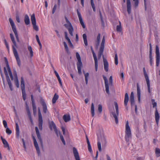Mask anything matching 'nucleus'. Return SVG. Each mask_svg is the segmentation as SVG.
Listing matches in <instances>:
<instances>
[{
  "mask_svg": "<svg viewBox=\"0 0 160 160\" xmlns=\"http://www.w3.org/2000/svg\"><path fill=\"white\" fill-rule=\"evenodd\" d=\"M10 37L11 40L13 44V45L12 46V50L13 52L17 62V63L19 66H21V61L19 58L18 52L16 49L15 47L17 48L16 43L15 40L14 38L13 35L12 33L10 34Z\"/></svg>",
  "mask_w": 160,
  "mask_h": 160,
  "instance_id": "f257e3e1",
  "label": "nucleus"
},
{
  "mask_svg": "<svg viewBox=\"0 0 160 160\" xmlns=\"http://www.w3.org/2000/svg\"><path fill=\"white\" fill-rule=\"evenodd\" d=\"M126 135L125 138L126 141L128 142L129 140V138L131 137V133L130 127L129 125L128 122L127 121L126 124Z\"/></svg>",
  "mask_w": 160,
  "mask_h": 160,
  "instance_id": "f03ea898",
  "label": "nucleus"
},
{
  "mask_svg": "<svg viewBox=\"0 0 160 160\" xmlns=\"http://www.w3.org/2000/svg\"><path fill=\"white\" fill-rule=\"evenodd\" d=\"M114 103L116 110V113L114 112H112L111 113L115 119L116 124H117L118 123V116L119 115L118 107V103L116 102H115Z\"/></svg>",
  "mask_w": 160,
  "mask_h": 160,
  "instance_id": "7ed1b4c3",
  "label": "nucleus"
},
{
  "mask_svg": "<svg viewBox=\"0 0 160 160\" xmlns=\"http://www.w3.org/2000/svg\"><path fill=\"white\" fill-rule=\"evenodd\" d=\"M76 57L78 60V62L77 64L78 72L79 74H81L82 73L81 68L82 66V64L81 61L80 56L78 52L76 53Z\"/></svg>",
  "mask_w": 160,
  "mask_h": 160,
  "instance_id": "20e7f679",
  "label": "nucleus"
},
{
  "mask_svg": "<svg viewBox=\"0 0 160 160\" xmlns=\"http://www.w3.org/2000/svg\"><path fill=\"white\" fill-rule=\"evenodd\" d=\"M21 87L22 93V96L23 99L25 100L26 99V95L25 91V86L23 78L22 77L21 78Z\"/></svg>",
  "mask_w": 160,
  "mask_h": 160,
  "instance_id": "39448f33",
  "label": "nucleus"
},
{
  "mask_svg": "<svg viewBox=\"0 0 160 160\" xmlns=\"http://www.w3.org/2000/svg\"><path fill=\"white\" fill-rule=\"evenodd\" d=\"M4 71L6 76L7 81L10 89L11 91H12L13 90L12 84L9 78L8 72H7L6 68L5 67L4 68Z\"/></svg>",
  "mask_w": 160,
  "mask_h": 160,
  "instance_id": "423d86ee",
  "label": "nucleus"
},
{
  "mask_svg": "<svg viewBox=\"0 0 160 160\" xmlns=\"http://www.w3.org/2000/svg\"><path fill=\"white\" fill-rule=\"evenodd\" d=\"M105 42V36H103L102 40V42L100 48L99 50L98 55V58L99 59L101 58L102 55L103 54V53L104 48V44Z\"/></svg>",
  "mask_w": 160,
  "mask_h": 160,
  "instance_id": "0eeeda50",
  "label": "nucleus"
},
{
  "mask_svg": "<svg viewBox=\"0 0 160 160\" xmlns=\"http://www.w3.org/2000/svg\"><path fill=\"white\" fill-rule=\"evenodd\" d=\"M156 65L157 67L158 66L160 61V53L159 51V48L158 45L156 46Z\"/></svg>",
  "mask_w": 160,
  "mask_h": 160,
  "instance_id": "6e6552de",
  "label": "nucleus"
},
{
  "mask_svg": "<svg viewBox=\"0 0 160 160\" xmlns=\"http://www.w3.org/2000/svg\"><path fill=\"white\" fill-rule=\"evenodd\" d=\"M65 19L66 20V22L69 24V26L70 27V28H68V31L69 34L71 36H73V27L70 21L68 20V18L66 17H65Z\"/></svg>",
  "mask_w": 160,
  "mask_h": 160,
  "instance_id": "1a4fd4ad",
  "label": "nucleus"
},
{
  "mask_svg": "<svg viewBox=\"0 0 160 160\" xmlns=\"http://www.w3.org/2000/svg\"><path fill=\"white\" fill-rule=\"evenodd\" d=\"M32 138L33 139V140L34 146L36 148V151H37L38 153V154H39L40 153V152L39 147L38 146V142L36 141V140L34 136L33 135H32Z\"/></svg>",
  "mask_w": 160,
  "mask_h": 160,
  "instance_id": "9d476101",
  "label": "nucleus"
},
{
  "mask_svg": "<svg viewBox=\"0 0 160 160\" xmlns=\"http://www.w3.org/2000/svg\"><path fill=\"white\" fill-rule=\"evenodd\" d=\"M144 1L145 10L151 12L152 9L150 3H147L146 0H144Z\"/></svg>",
  "mask_w": 160,
  "mask_h": 160,
  "instance_id": "9b49d317",
  "label": "nucleus"
},
{
  "mask_svg": "<svg viewBox=\"0 0 160 160\" xmlns=\"http://www.w3.org/2000/svg\"><path fill=\"white\" fill-rule=\"evenodd\" d=\"M77 14L78 15L80 23L81 24L82 28H85L86 27L82 19V18L81 14L78 9L77 10Z\"/></svg>",
  "mask_w": 160,
  "mask_h": 160,
  "instance_id": "f8f14e48",
  "label": "nucleus"
},
{
  "mask_svg": "<svg viewBox=\"0 0 160 160\" xmlns=\"http://www.w3.org/2000/svg\"><path fill=\"white\" fill-rule=\"evenodd\" d=\"M35 131H36V133L37 137L40 142L41 145L42 147H43L42 141V138L41 137L40 134L39 133L38 129V127H35Z\"/></svg>",
  "mask_w": 160,
  "mask_h": 160,
  "instance_id": "ddd939ff",
  "label": "nucleus"
},
{
  "mask_svg": "<svg viewBox=\"0 0 160 160\" xmlns=\"http://www.w3.org/2000/svg\"><path fill=\"white\" fill-rule=\"evenodd\" d=\"M31 96L33 114H35L37 112L36 107L35 105L34 100L33 98V95H31Z\"/></svg>",
  "mask_w": 160,
  "mask_h": 160,
  "instance_id": "4468645a",
  "label": "nucleus"
},
{
  "mask_svg": "<svg viewBox=\"0 0 160 160\" xmlns=\"http://www.w3.org/2000/svg\"><path fill=\"white\" fill-rule=\"evenodd\" d=\"M102 57L104 70L106 72H108V63L107 59L104 58L103 55L102 56Z\"/></svg>",
  "mask_w": 160,
  "mask_h": 160,
  "instance_id": "2eb2a0df",
  "label": "nucleus"
},
{
  "mask_svg": "<svg viewBox=\"0 0 160 160\" xmlns=\"http://www.w3.org/2000/svg\"><path fill=\"white\" fill-rule=\"evenodd\" d=\"M137 95L138 100L139 103L140 102L141 91L139 84L138 83L137 84Z\"/></svg>",
  "mask_w": 160,
  "mask_h": 160,
  "instance_id": "dca6fc26",
  "label": "nucleus"
},
{
  "mask_svg": "<svg viewBox=\"0 0 160 160\" xmlns=\"http://www.w3.org/2000/svg\"><path fill=\"white\" fill-rule=\"evenodd\" d=\"M73 154L76 160H80L79 154L76 148L75 147H73Z\"/></svg>",
  "mask_w": 160,
  "mask_h": 160,
  "instance_id": "f3484780",
  "label": "nucleus"
},
{
  "mask_svg": "<svg viewBox=\"0 0 160 160\" xmlns=\"http://www.w3.org/2000/svg\"><path fill=\"white\" fill-rule=\"evenodd\" d=\"M155 119L156 121V124L157 125H158L159 123V121L160 118V116L157 110V108H156V110L155 113Z\"/></svg>",
  "mask_w": 160,
  "mask_h": 160,
  "instance_id": "a211bd4d",
  "label": "nucleus"
},
{
  "mask_svg": "<svg viewBox=\"0 0 160 160\" xmlns=\"http://www.w3.org/2000/svg\"><path fill=\"white\" fill-rule=\"evenodd\" d=\"M127 10L128 13L130 14L131 11V4L130 0H127Z\"/></svg>",
  "mask_w": 160,
  "mask_h": 160,
  "instance_id": "6ab92c4d",
  "label": "nucleus"
},
{
  "mask_svg": "<svg viewBox=\"0 0 160 160\" xmlns=\"http://www.w3.org/2000/svg\"><path fill=\"white\" fill-rule=\"evenodd\" d=\"M130 102H131V106L134 105L135 104V101L134 99V95L133 92H132L130 96Z\"/></svg>",
  "mask_w": 160,
  "mask_h": 160,
  "instance_id": "aec40b11",
  "label": "nucleus"
},
{
  "mask_svg": "<svg viewBox=\"0 0 160 160\" xmlns=\"http://www.w3.org/2000/svg\"><path fill=\"white\" fill-rule=\"evenodd\" d=\"M12 30L14 33L15 35V36L17 39V41L18 42H19V40L15 26L14 27H12Z\"/></svg>",
  "mask_w": 160,
  "mask_h": 160,
  "instance_id": "412c9836",
  "label": "nucleus"
},
{
  "mask_svg": "<svg viewBox=\"0 0 160 160\" xmlns=\"http://www.w3.org/2000/svg\"><path fill=\"white\" fill-rule=\"evenodd\" d=\"M38 127L40 130H42L43 120L42 118H38Z\"/></svg>",
  "mask_w": 160,
  "mask_h": 160,
  "instance_id": "4be33fe9",
  "label": "nucleus"
},
{
  "mask_svg": "<svg viewBox=\"0 0 160 160\" xmlns=\"http://www.w3.org/2000/svg\"><path fill=\"white\" fill-rule=\"evenodd\" d=\"M49 127L51 130H52V128L53 127V129H55L56 128V126L53 121L49 122Z\"/></svg>",
  "mask_w": 160,
  "mask_h": 160,
  "instance_id": "5701e85b",
  "label": "nucleus"
},
{
  "mask_svg": "<svg viewBox=\"0 0 160 160\" xmlns=\"http://www.w3.org/2000/svg\"><path fill=\"white\" fill-rule=\"evenodd\" d=\"M63 118L65 122H67L70 120L71 118L70 115H64L63 117Z\"/></svg>",
  "mask_w": 160,
  "mask_h": 160,
  "instance_id": "b1692460",
  "label": "nucleus"
},
{
  "mask_svg": "<svg viewBox=\"0 0 160 160\" xmlns=\"http://www.w3.org/2000/svg\"><path fill=\"white\" fill-rule=\"evenodd\" d=\"M16 137L18 138L19 136V128L18 123H16Z\"/></svg>",
  "mask_w": 160,
  "mask_h": 160,
  "instance_id": "393cba45",
  "label": "nucleus"
},
{
  "mask_svg": "<svg viewBox=\"0 0 160 160\" xmlns=\"http://www.w3.org/2000/svg\"><path fill=\"white\" fill-rule=\"evenodd\" d=\"M58 97L59 96L57 93H56L54 94L52 100V102L53 104L56 103L57 100L58 99Z\"/></svg>",
  "mask_w": 160,
  "mask_h": 160,
  "instance_id": "a878e982",
  "label": "nucleus"
},
{
  "mask_svg": "<svg viewBox=\"0 0 160 160\" xmlns=\"http://www.w3.org/2000/svg\"><path fill=\"white\" fill-rule=\"evenodd\" d=\"M24 22L26 25H28L30 23V20L29 17L28 15L26 14L25 16Z\"/></svg>",
  "mask_w": 160,
  "mask_h": 160,
  "instance_id": "bb28decb",
  "label": "nucleus"
},
{
  "mask_svg": "<svg viewBox=\"0 0 160 160\" xmlns=\"http://www.w3.org/2000/svg\"><path fill=\"white\" fill-rule=\"evenodd\" d=\"M128 96L127 93H126L125 94L124 103L125 106H127L128 104Z\"/></svg>",
  "mask_w": 160,
  "mask_h": 160,
  "instance_id": "cd10ccee",
  "label": "nucleus"
},
{
  "mask_svg": "<svg viewBox=\"0 0 160 160\" xmlns=\"http://www.w3.org/2000/svg\"><path fill=\"white\" fill-rule=\"evenodd\" d=\"M3 143L4 145V147L5 148H7L9 150H10V148H9V145L6 140H3Z\"/></svg>",
  "mask_w": 160,
  "mask_h": 160,
  "instance_id": "c85d7f7f",
  "label": "nucleus"
},
{
  "mask_svg": "<svg viewBox=\"0 0 160 160\" xmlns=\"http://www.w3.org/2000/svg\"><path fill=\"white\" fill-rule=\"evenodd\" d=\"M31 20L32 24H36V18L34 14H32L31 16Z\"/></svg>",
  "mask_w": 160,
  "mask_h": 160,
  "instance_id": "c756f323",
  "label": "nucleus"
},
{
  "mask_svg": "<svg viewBox=\"0 0 160 160\" xmlns=\"http://www.w3.org/2000/svg\"><path fill=\"white\" fill-rule=\"evenodd\" d=\"M54 73H55V75H56L57 78L58 79V80L59 82L60 85H62V83L61 80V79L60 78V77L58 73L55 70L54 71Z\"/></svg>",
  "mask_w": 160,
  "mask_h": 160,
  "instance_id": "7c9ffc66",
  "label": "nucleus"
},
{
  "mask_svg": "<svg viewBox=\"0 0 160 160\" xmlns=\"http://www.w3.org/2000/svg\"><path fill=\"white\" fill-rule=\"evenodd\" d=\"M91 113L92 116L93 117L94 115V108L93 103H92L91 104Z\"/></svg>",
  "mask_w": 160,
  "mask_h": 160,
  "instance_id": "2f4dec72",
  "label": "nucleus"
},
{
  "mask_svg": "<svg viewBox=\"0 0 160 160\" xmlns=\"http://www.w3.org/2000/svg\"><path fill=\"white\" fill-rule=\"evenodd\" d=\"M7 70L8 71V74L10 76V78L12 80H14L13 77V75L12 74V72H11V70L10 68L7 69Z\"/></svg>",
  "mask_w": 160,
  "mask_h": 160,
  "instance_id": "473e14b6",
  "label": "nucleus"
},
{
  "mask_svg": "<svg viewBox=\"0 0 160 160\" xmlns=\"http://www.w3.org/2000/svg\"><path fill=\"white\" fill-rule=\"evenodd\" d=\"M155 154L157 157H158L160 156V149L159 148H156Z\"/></svg>",
  "mask_w": 160,
  "mask_h": 160,
  "instance_id": "72a5a7b5",
  "label": "nucleus"
},
{
  "mask_svg": "<svg viewBox=\"0 0 160 160\" xmlns=\"http://www.w3.org/2000/svg\"><path fill=\"white\" fill-rule=\"evenodd\" d=\"M0 73L2 78V80L3 82V83L4 87H5V79L4 77V76L3 74L1 68H0Z\"/></svg>",
  "mask_w": 160,
  "mask_h": 160,
  "instance_id": "f704fd0d",
  "label": "nucleus"
},
{
  "mask_svg": "<svg viewBox=\"0 0 160 160\" xmlns=\"http://www.w3.org/2000/svg\"><path fill=\"white\" fill-rule=\"evenodd\" d=\"M143 72H144V77H145V78L146 81H147V80H149V78H148V74H147V73H146V71L145 68H143Z\"/></svg>",
  "mask_w": 160,
  "mask_h": 160,
  "instance_id": "c9c22d12",
  "label": "nucleus"
},
{
  "mask_svg": "<svg viewBox=\"0 0 160 160\" xmlns=\"http://www.w3.org/2000/svg\"><path fill=\"white\" fill-rule=\"evenodd\" d=\"M119 25H117L116 28L117 31L118 32H121L122 31V29L121 26V23L119 22Z\"/></svg>",
  "mask_w": 160,
  "mask_h": 160,
  "instance_id": "e433bc0d",
  "label": "nucleus"
},
{
  "mask_svg": "<svg viewBox=\"0 0 160 160\" xmlns=\"http://www.w3.org/2000/svg\"><path fill=\"white\" fill-rule=\"evenodd\" d=\"M28 49L30 52V56L31 57L33 56V52L32 50V48L31 46H28Z\"/></svg>",
  "mask_w": 160,
  "mask_h": 160,
  "instance_id": "4c0bfd02",
  "label": "nucleus"
},
{
  "mask_svg": "<svg viewBox=\"0 0 160 160\" xmlns=\"http://www.w3.org/2000/svg\"><path fill=\"white\" fill-rule=\"evenodd\" d=\"M115 63L116 65H118V55H117V53L116 52H115Z\"/></svg>",
  "mask_w": 160,
  "mask_h": 160,
  "instance_id": "58836bf2",
  "label": "nucleus"
},
{
  "mask_svg": "<svg viewBox=\"0 0 160 160\" xmlns=\"http://www.w3.org/2000/svg\"><path fill=\"white\" fill-rule=\"evenodd\" d=\"M36 39L37 40V41L38 42V43L39 44V45L40 46V48L41 49L42 48V44H41V43L40 42V41L39 39V37H38V36L37 35H36Z\"/></svg>",
  "mask_w": 160,
  "mask_h": 160,
  "instance_id": "ea45409f",
  "label": "nucleus"
},
{
  "mask_svg": "<svg viewBox=\"0 0 160 160\" xmlns=\"http://www.w3.org/2000/svg\"><path fill=\"white\" fill-rule=\"evenodd\" d=\"M14 81L16 87L17 88H18L19 87V84L18 78H14Z\"/></svg>",
  "mask_w": 160,
  "mask_h": 160,
  "instance_id": "a19ab883",
  "label": "nucleus"
},
{
  "mask_svg": "<svg viewBox=\"0 0 160 160\" xmlns=\"http://www.w3.org/2000/svg\"><path fill=\"white\" fill-rule=\"evenodd\" d=\"M89 74L88 72L85 73L84 76L85 78V81L86 84H87L88 83V78L89 77Z\"/></svg>",
  "mask_w": 160,
  "mask_h": 160,
  "instance_id": "79ce46f5",
  "label": "nucleus"
},
{
  "mask_svg": "<svg viewBox=\"0 0 160 160\" xmlns=\"http://www.w3.org/2000/svg\"><path fill=\"white\" fill-rule=\"evenodd\" d=\"M146 81L147 82V85L148 92L149 93H150L151 92V91L150 89V84L149 80Z\"/></svg>",
  "mask_w": 160,
  "mask_h": 160,
  "instance_id": "37998d69",
  "label": "nucleus"
},
{
  "mask_svg": "<svg viewBox=\"0 0 160 160\" xmlns=\"http://www.w3.org/2000/svg\"><path fill=\"white\" fill-rule=\"evenodd\" d=\"M88 151L90 152H92L91 147V145L90 144V142L89 141H88Z\"/></svg>",
  "mask_w": 160,
  "mask_h": 160,
  "instance_id": "c03bdc74",
  "label": "nucleus"
},
{
  "mask_svg": "<svg viewBox=\"0 0 160 160\" xmlns=\"http://www.w3.org/2000/svg\"><path fill=\"white\" fill-rule=\"evenodd\" d=\"M26 110L27 112L28 115V118L32 117L31 115V112L29 110V108L28 106L27 105L26 106Z\"/></svg>",
  "mask_w": 160,
  "mask_h": 160,
  "instance_id": "a18cd8bd",
  "label": "nucleus"
},
{
  "mask_svg": "<svg viewBox=\"0 0 160 160\" xmlns=\"http://www.w3.org/2000/svg\"><path fill=\"white\" fill-rule=\"evenodd\" d=\"M91 3L94 12L96 11L94 3L93 0H91Z\"/></svg>",
  "mask_w": 160,
  "mask_h": 160,
  "instance_id": "49530a36",
  "label": "nucleus"
},
{
  "mask_svg": "<svg viewBox=\"0 0 160 160\" xmlns=\"http://www.w3.org/2000/svg\"><path fill=\"white\" fill-rule=\"evenodd\" d=\"M149 57H152V45L151 43H150L149 44Z\"/></svg>",
  "mask_w": 160,
  "mask_h": 160,
  "instance_id": "de8ad7c7",
  "label": "nucleus"
},
{
  "mask_svg": "<svg viewBox=\"0 0 160 160\" xmlns=\"http://www.w3.org/2000/svg\"><path fill=\"white\" fill-rule=\"evenodd\" d=\"M105 84V87L106 88V91L107 93L108 94H109V86L108 84Z\"/></svg>",
  "mask_w": 160,
  "mask_h": 160,
  "instance_id": "09e8293b",
  "label": "nucleus"
},
{
  "mask_svg": "<svg viewBox=\"0 0 160 160\" xmlns=\"http://www.w3.org/2000/svg\"><path fill=\"white\" fill-rule=\"evenodd\" d=\"M4 59L5 62L6 64V67L7 68V69L10 68V67L9 65L8 64V62L7 59L5 57H4Z\"/></svg>",
  "mask_w": 160,
  "mask_h": 160,
  "instance_id": "8fccbe9b",
  "label": "nucleus"
},
{
  "mask_svg": "<svg viewBox=\"0 0 160 160\" xmlns=\"http://www.w3.org/2000/svg\"><path fill=\"white\" fill-rule=\"evenodd\" d=\"M43 110L44 113H46L47 111V106L46 104L42 105Z\"/></svg>",
  "mask_w": 160,
  "mask_h": 160,
  "instance_id": "3c124183",
  "label": "nucleus"
},
{
  "mask_svg": "<svg viewBox=\"0 0 160 160\" xmlns=\"http://www.w3.org/2000/svg\"><path fill=\"white\" fill-rule=\"evenodd\" d=\"M63 44H64V46L65 47V48L66 51H67V53H68V52H69L68 48V46L67 45V44L65 42H63Z\"/></svg>",
  "mask_w": 160,
  "mask_h": 160,
  "instance_id": "603ef678",
  "label": "nucleus"
},
{
  "mask_svg": "<svg viewBox=\"0 0 160 160\" xmlns=\"http://www.w3.org/2000/svg\"><path fill=\"white\" fill-rule=\"evenodd\" d=\"M151 101L152 102V104L153 105V108H157L156 107H157V104L156 102H155V100L154 99H152L151 100Z\"/></svg>",
  "mask_w": 160,
  "mask_h": 160,
  "instance_id": "864d4df0",
  "label": "nucleus"
},
{
  "mask_svg": "<svg viewBox=\"0 0 160 160\" xmlns=\"http://www.w3.org/2000/svg\"><path fill=\"white\" fill-rule=\"evenodd\" d=\"M9 20L12 27L15 26L14 22H13V20L11 18H9Z\"/></svg>",
  "mask_w": 160,
  "mask_h": 160,
  "instance_id": "5fc2aeb1",
  "label": "nucleus"
},
{
  "mask_svg": "<svg viewBox=\"0 0 160 160\" xmlns=\"http://www.w3.org/2000/svg\"><path fill=\"white\" fill-rule=\"evenodd\" d=\"M98 110L100 113H101L102 111V106L101 104L98 105Z\"/></svg>",
  "mask_w": 160,
  "mask_h": 160,
  "instance_id": "6e6d98bb",
  "label": "nucleus"
},
{
  "mask_svg": "<svg viewBox=\"0 0 160 160\" xmlns=\"http://www.w3.org/2000/svg\"><path fill=\"white\" fill-rule=\"evenodd\" d=\"M6 128V133L8 135L11 134L12 132V131L10 130L8 127Z\"/></svg>",
  "mask_w": 160,
  "mask_h": 160,
  "instance_id": "4d7b16f0",
  "label": "nucleus"
},
{
  "mask_svg": "<svg viewBox=\"0 0 160 160\" xmlns=\"http://www.w3.org/2000/svg\"><path fill=\"white\" fill-rule=\"evenodd\" d=\"M60 139H61V141H62L63 143V144L64 145H65V141L63 138V136L61 134H60Z\"/></svg>",
  "mask_w": 160,
  "mask_h": 160,
  "instance_id": "13d9d810",
  "label": "nucleus"
},
{
  "mask_svg": "<svg viewBox=\"0 0 160 160\" xmlns=\"http://www.w3.org/2000/svg\"><path fill=\"white\" fill-rule=\"evenodd\" d=\"M40 102L42 105L46 104L45 102H44V100L43 99V98L42 97H40Z\"/></svg>",
  "mask_w": 160,
  "mask_h": 160,
  "instance_id": "bf43d9fd",
  "label": "nucleus"
},
{
  "mask_svg": "<svg viewBox=\"0 0 160 160\" xmlns=\"http://www.w3.org/2000/svg\"><path fill=\"white\" fill-rule=\"evenodd\" d=\"M98 148L99 151L100 152H101L102 150L101 143V142H99V141L98 142Z\"/></svg>",
  "mask_w": 160,
  "mask_h": 160,
  "instance_id": "052dcab7",
  "label": "nucleus"
},
{
  "mask_svg": "<svg viewBox=\"0 0 160 160\" xmlns=\"http://www.w3.org/2000/svg\"><path fill=\"white\" fill-rule=\"evenodd\" d=\"M33 26V29L35 30L36 31H38V26H37L36 24H32Z\"/></svg>",
  "mask_w": 160,
  "mask_h": 160,
  "instance_id": "680f3d73",
  "label": "nucleus"
},
{
  "mask_svg": "<svg viewBox=\"0 0 160 160\" xmlns=\"http://www.w3.org/2000/svg\"><path fill=\"white\" fill-rule=\"evenodd\" d=\"M93 54V58L94 59L95 63L98 62V60H97V56H96V55L95 53H93V54Z\"/></svg>",
  "mask_w": 160,
  "mask_h": 160,
  "instance_id": "e2e57ef3",
  "label": "nucleus"
},
{
  "mask_svg": "<svg viewBox=\"0 0 160 160\" xmlns=\"http://www.w3.org/2000/svg\"><path fill=\"white\" fill-rule=\"evenodd\" d=\"M57 8V5L56 4H55L54 5V7L53 8L52 11V13L54 14Z\"/></svg>",
  "mask_w": 160,
  "mask_h": 160,
  "instance_id": "0e129e2a",
  "label": "nucleus"
},
{
  "mask_svg": "<svg viewBox=\"0 0 160 160\" xmlns=\"http://www.w3.org/2000/svg\"><path fill=\"white\" fill-rule=\"evenodd\" d=\"M38 118H42V114L39 108H38Z\"/></svg>",
  "mask_w": 160,
  "mask_h": 160,
  "instance_id": "69168bd1",
  "label": "nucleus"
},
{
  "mask_svg": "<svg viewBox=\"0 0 160 160\" xmlns=\"http://www.w3.org/2000/svg\"><path fill=\"white\" fill-rule=\"evenodd\" d=\"M3 125L5 128H6L8 127L7 122L5 120H3Z\"/></svg>",
  "mask_w": 160,
  "mask_h": 160,
  "instance_id": "338daca9",
  "label": "nucleus"
},
{
  "mask_svg": "<svg viewBox=\"0 0 160 160\" xmlns=\"http://www.w3.org/2000/svg\"><path fill=\"white\" fill-rule=\"evenodd\" d=\"M134 2L135 6L137 7L138 6L139 3L138 0H133Z\"/></svg>",
  "mask_w": 160,
  "mask_h": 160,
  "instance_id": "774afa93",
  "label": "nucleus"
}]
</instances>
